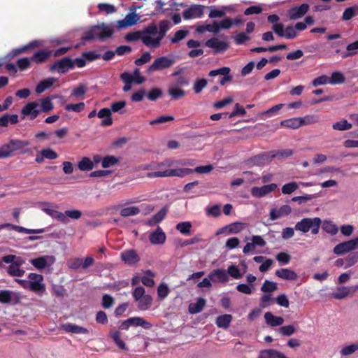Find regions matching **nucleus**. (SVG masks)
I'll return each mask as SVG.
<instances>
[{
	"label": "nucleus",
	"mask_w": 358,
	"mask_h": 358,
	"mask_svg": "<svg viewBox=\"0 0 358 358\" xmlns=\"http://www.w3.org/2000/svg\"><path fill=\"white\" fill-rule=\"evenodd\" d=\"M113 34V27L112 24H106L104 23L92 27L89 31L85 32L82 37L83 41L91 39H99L103 41L110 37Z\"/></svg>",
	"instance_id": "f257e3e1"
},
{
	"label": "nucleus",
	"mask_w": 358,
	"mask_h": 358,
	"mask_svg": "<svg viewBox=\"0 0 358 358\" xmlns=\"http://www.w3.org/2000/svg\"><path fill=\"white\" fill-rule=\"evenodd\" d=\"M29 145V142L27 141L11 139L0 147V159L10 157L13 156L14 152L16 151L24 153L25 150H24V148Z\"/></svg>",
	"instance_id": "f03ea898"
},
{
	"label": "nucleus",
	"mask_w": 358,
	"mask_h": 358,
	"mask_svg": "<svg viewBox=\"0 0 358 358\" xmlns=\"http://www.w3.org/2000/svg\"><path fill=\"white\" fill-rule=\"evenodd\" d=\"M162 39L163 34L159 36L158 27L155 24L149 25L143 31L142 42L148 47L158 48Z\"/></svg>",
	"instance_id": "7ed1b4c3"
},
{
	"label": "nucleus",
	"mask_w": 358,
	"mask_h": 358,
	"mask_svg": "<svg viewBox=\"0 0 358 358\" xmlns=\"http://www.w3.org/2000/svg\"><path fill=\"white\" fill-rule=\"evenodd\" d=\"M321 224L322 220L320 217H306L296 223L294 229L303 234L310 231L313 235H317Z\"/></svg>",
	"instance_id": "20e7f679"
},
{
	"label": "nucleus",
	"mask_w": 358,
	"mask_h": 358,
	"mask_svg": "<svg viewBox=\"0 0 358 358\" xmlns=\"http://www.w3.org/2000/svg\"><path fill=\"white\" fill-rule=\"evenodd\" d=\"M293 154L292 150L282 151H272L268 155L264 154L254 158V163L258 166H264L268 164L273 158H284L291 156Z\"/></svg>",
	"instance_id": "39448f33"
},
{
	"label": "nucleus",
	"mask_w": 358,
	"mask_h": 358,
	"mask_svg": "<svg viewBox=\"0 0 358 358\" xmlns=\"http://www.w3.org/2000/svg\"><path fill=\"white\" fill-rule=\"evenodd\" d=\"M176 62V58L173 55H167L157 57L153 63L148 67L149 73L158 70H162L169 68Z\"/></svg>",
	"instance_id": "423d86ee"
},
{
	"label": "nucleus",
	"mask_w": 358,
	"mask_h": 358,
	"mask_svg": "<svg viewBox=\"0 0 358 358\" xmlns=\"http://www.w3.org/2000/svg\"><path fill=\"white\" fill-rule=\"evenodd\" d=\"M29 280V289L36 293H43L45 290L43 277L41 274L31 273L27 276Z\"/></svg>",
	"instance_id": "0eeeda50"
},
{
	"label": "nucleus",
	"mask_w": 358,
	"mask_h": 358,
	"mask_svg": "<svg viewBox=\"0 0 358 358\" xmlns=\"http://www.w3.org/2000/svg\"><path fill=\"white\" fill-rule=\"evenodd\" d=\"M72 69H73L72 59L69 57H65L56 61L50 66V70L51 71H57L59 73H65Z\"/></svg>",
	"instance_id": "6e6552de"
},
{
	"label": "nucleus",
	"mask_w": 358,
	"mask_h": 358,
	"mask_svg": "<svg viewBox=\"0 0 358 358\" xmlns=\"http://www.w3.org/2000/svg\"><path fill=\"white\" fill-rule=\"evenodd\" d=\"M21 296L19 292L12 290H0V303L15 305L20 302Z\"/></svg>",
	"instance_id": "1a4fd4ad"
},
{
	"label": "nucleus",
	"mask_w": 358,
	"mask_h": 358,
	"mask_svg": "<svg viewBox=\"0 0 358 358\" xmlns=\"http://www.w3.org/2000/svg\"><path fill=\"white\" fill-rule=\"evenodd\" d=\"M358 248V237L336 245L334 248V252L338 255H342L346 252Z\"/></svg>",
	"instance_id": "9d476101"
},
{
	"label": "nucleus",
	"mask_w": 358,
	"mask_h": 358,
	"mask_svg": "<svg viewBox=\"0 0 358 358\" xmlns=\"http://www.w3.org/2000/svg\"><path fill=\"white\" fill-rule=\"evenodd\" d=\"M205 45L213 49L215 54L223 52L229 48V44L226 41H222L217 37H213L207 40Z\"/></svg>",
	"instance_id": "9b49d317"
},
{
	"label": "nucleus",
	"mask_w": 358,
	"mask_h": 358,
	"mask_svg": "<svg viewBox=\"0 0 358 358\" xmlns=\"http://www.w3.org/2000/svg\"><path fill=\"white\" fill-rule=\"evenodd\" d=\"M55 262V258L51 255L38 257L30 259L29 262L38 270H43L46 267L51 266Z\"/></svg>",
	"instance_id": "f8f14e48"
},
{
	"label": "nucleus",
	"mask_w": 358,
	"mask_h": 358,
	"mask_svg": "<svg viewBox=\"0 0 358 358\" xmlns=\"http://www.w3.org/2000/svg\"><path fill=\"white\" fill-rule=\"evenodd\" d=\"M277 187L278 186L275 183L265 185L262 187H253L251 189V194L254 197L260 198L275 191Z\"/></svg>",
	"instance_id": "ddd939ff"
},
{
	"label": "nucleus",
	"mask_w": 358,
	"mask_h": 358,
	"mask_svg": "<svg viewBox=\"0 0 358 358\" xmlns=\"http://www.w3.org/2000/svg\"><path fill=\"white\" fill-rule=\"evenodd\" d=\"M40 113L39 101H38L29 102L22 109V114L30 116L31 120L36 118Z\"/></svg>",
	"instance_id": "4468645a"
},
{
	"label": "nucleus",
	"mask_w": 358,
	"mask_h": 358,
	"mask_svg": "<svg viewBox=\"0 0 358 358\" xmlns=\"http://www.w3.org/2000/svg\"><path fill=\"white\" fill-rule=\"evenodd\" d=\"M203 8L204 6L201 5H192L183 11V17L185 19L200 18L203 15Z\"/></svg>",
	"instance_id": "2eb2a0df"
},
{
	"label": "nucleus",
	"mask_w": 358,
	"mask_h": 358,
	"mask_svg": "<svg viewBox=\"0 0 358 358\" xmlns=\"http://www.w3.org/2000/svg\"><path fill=\"white\" fill-rule=\"evenodd\" d=\"M140 20V17L136 13H128L124 19L117 21V26L119 29L135 25Z\"/></svg>",
	"instance_id": "dca6fc26"
},
{
	"label": "nucleus",
	"mask_w": 358,
	"mask_h": 358,
	"mask_svg": "<svg viewBox=\"0 0 358 358\" xmlns=\"http://www.w3.org/2000/svg\"><path fill=\"white\" fill-rule=\"evenodd\" d=\"M166 236L160 227H157L155 231L150 233L149 240L153 245H162L166 241Z\"/></svg>",
	"instance_id": "f3484780"
},
{
	"label": "nucleus",
	"mask_w": 358,
	"mask_h": 358,
	"mask_svg": "<svg viewBox=\"0 0 358 358\" xmlns=\"http://www.w3.org/2000/svg\"><path fill=\"white\" fill-rule=\"evenodd\" d=\"M309 5L303 3L299 7H294L288 10V15L290 20H297L303 17L308 10Z\"/></svg>",
	"instance_id": "a211bd4d"
},
{
	"label": "nucleus",
	"mask_w": 358,
	"mask_h": 358,
	"mask_svg": "<svg viewBox=\"0 0 358 358\" xmlns=\"http://www.w3.org/2000/svg\"><path fill=\"white\" fill-rule=\"evenodd\" d=\"M291 213V208L289 205H283L279 208H272L270 211V219L278 220L282 217L287 216Z\"/></svg>",
	"instance_id": "6ab92c4d"
},
{
	"label": "nucleus",
	"mask_w": 358,
	"mask_h": 358,
	"mask_svg": "<svg viewBox=\"0 0 358 358\" xmlns=\"http://www.w3.org/2000/svg\"><path fill=\"white\" fill-rule=\"evenodd\" d=\"M208 278L213 282L224 283L229 280L227 273L224 269L213 270L208 275Z\"/></svg>",
	"instance_id": "aec40b11"
},
{
	"label": "nucleus",
	"mask_w": 358,
	"mask_h": 358,
	"mask_svg": "<svg viewBox=\"0 0 358 358\" xmlns=\"http://www.w3.org/2000/svg\"><path fill=\"white\" fill-rule=\"evenodd\" d=\"M234 11V8L232 6H223L219 8H216L215 7L210 8V13L208 17L210 18H217L222 17L225 15L227 12L231 13Z\"/></svg>",
	"instance_id": "412c9836"
},
{
	"label": "nucleus",
	"mask_w": 358,
	"mask_h": 358,
	"mask_svg": "<svg viewBox=\"0 0 358 358\" xmlns=\"http://www.w3.org/2000/svg\"><path fill=\"white\" fill-rule=\"evenodd\" d=\"M61 329L67 333L71 334H87L89 333L87 329L71 323L62 324Z\"/></svg>",
	"instance_id": "4be33fe9"
},
{
	"label": "nucleus",
	"mask_w": 358,
	"mask_h": 358,
	"mask_svg": "<svg viewBox=\"0 0 358 358\" xmlns=\"http://www.w3.org/2000/svg\"><path fill=\"white\" fill-rule=\"evenodd\" d=\"M264 319L266 323L273 327L281 326L285 322L282 317L274 315L271 312L265 313Z\"/></svg>",
	"instance_id": "5701e85b"
},
{
	"label": "nucleus",
	"mask_w": 358,
	"mask_h": 358,
	"mask_svg": "<svg viewBox=\"0 0 358 358\" xmlns=\"http://www.w3.org/2000/svg\"><path fill=\"white\" fill-rule=\"evenodd\" d=\"M24 263V261L19 259L14 263L10 264L8 267V273L12 276L20 277L22 276L25 271L20 268V266Z\"/></svg>",
	"instance_id": "b1692460"
},
{
	"label": "nucleus",
	"mask_w": 358,
	"mask_h": 358,
	"mask_svg": "<svg viewBox=\"0 0 358 358\" xmlns=\"http://www.w3.org/2000/svg\"><path fill=\"white\" fill-rule=\"evenodd\" d=\"M121 259L126 264L129 265L134 264L139 261V257L137 252L134 250H129L121 253Z\"/></svg>",
	"instance_id": "393cba45"
},
{
	"label": "nucleus",
	"mask_w": 358,
	"mask_h": 358,
	"mask_svg": "<svg viewBox=\"0 0 358 358\" xmlns=\"http://www.w3.org/2000/svg\"><path fill=\"white\" fill-rule=\"evenodd\" d=\"M275 275L285 280H296L298 278L296 273L290 268H280L275 271Z\"/></svg>",
	"instance_id": "a878e982"
},
{
	"label": "nucleus",
	"mask_w": 358,
	"mask_h": 358,
	"mask_svg": "<svg viewBox=\"0 0 358 358\" xmlns=\"http://www.w3.org/2000/svg\"><path fill=\"white\" fill-rule=\"evenodd\" d=\"M57 80V78L53 77L43 80L36 87L35 91L36 94L43 93L45 90L50 88Z\"/></svg>",
	"instance_id": "bb28decb"
},
{
	"label": "nucleus",
	"mask_w": 358,
	"mask_h": 358,
	"mask_svg": "<svg viewBox=\"0 0 358 358\" xmlns=\"http://www.w3.org/2000/svg\"><path fill=\"white\" fill-rule=\"evenodd\" d=\"M57 97L56 96H48L40 99L38 101L40 112L48 113L51 111L54 108L52 100Z\"/></svg>",
	"instance_id": "cd10ccee"
},
{
	"label": "nucleus",
	"mask_w": 358,
	"mask_h": 358,
	"mask_svg": "<svg viewBox=\"0 0 358 358\" xmlns=\"http://www.w3.org/2000/svg\"><path fill=\"white\" fill-rule=\"evenodd\" d=\"M97 116L102 119L101 124L103 127L110 126L113 124V120L111 118V110L108 108H103L101 109Z\"/></svg>",
	"instance_id": "c85d7f7f"
},
{
	"label": "nucleus",
	"mask_w": 358,
	"mask_h": 358,
	"mask_svg": "<svg viewBox=\"0 0 358 358\" xmlns=\"http://www.w3.org/2000/svg\"><path fill=\"white\" fill-rule=\"evenodd\" d=\"M166 177L176 176L179 178L185 177L187 175L193 173V169L188 168H180L175 169H166Z\"/></svg>",
	"instance_id": "c756f323"
},
{
	"label": "nucleus",
	"mask_w": 358,
	"mask_h": 358,
	"mask_svg": "<svg viewBox=\"0 0 358 358\" xmlns=\"http://www.w3.org/2000/svg\"><path fill=\"white\" fill-rule=\"evenodd\" d=\"M51 55L52 51L41 50L36 52L31 59L36 64H41L47 61Z\"/></svg>",
	"instance_id": "7c9ffc66"
},
{
	"label": "nucleus",
	"mask_w": 358,
	"mask_h": 358,
	"mask_svg": "<svg viewBox=\"0 0 358 358\" xmlns=\"http://www.w3.org/2000/svg\"><path fill=\"white\" fill-rule=\"evenodd\" d=\"M233 317L230 314H224L219 315L216 318L215 324L219 328L227 329L230 326Z\"/></svg>",
	"instance_id": "2f4dec72"
},
{
	"label": "nucleus",
	"mask_w": 358,
	"mask_h": 358,
	"mask_svg": "<svg viewBox=\"0 0 358 358\" xmlns=\"http://www.w3.org/2000/svg\"><path fill=\"white\" fill-rule=\"evenodd\" d=\"M206 304V301L203 298H198L196 302L191 303L189 305L188 310L191 314L200 313Z\"/></svg>",
	"instance_id": "473e14b6"
},
{
	"label": "nucleus",
	"mask_w": 358,
	"mask_h": 358,
	"mask_svg": "<svg viewBox=\"0 0 358 358\" xmlns=\"http://www.w3.org/2000/svg\"><path fill=\"white\" fill-rule=\"evenodd\" d=\"M167 208H162L157 213L153 215L150 220L147 221V224L148 226H154L156 224L162 221L166 215Z\"/></svg>",
	"instance_id": "72a5a7b5"
},
{
	"label": "nucleus",
	"mask_w": 358,
	"mask_h": 358,
	"mask_svg": "<svg viewBox=\"0 0 358 358\" xmlns=\"http://www.w3.org/2000/svg\"><path fill=\"white\" fill-rule=\"evenodd\" d=\"M129 319L131 326L142 327L145 329H150L152 327L150 322H148L147 320H144L143 317H133Z\"/></svg>",
	"instance_id": "f704fd0d"
},
{
	"label": "nucleus",
	"mask_w": 358,
	"mask_h": 358,
	"mask_svg": "<svg viewBox=\"0 0 358 358\" xmlns=\"http://www.w3.org/2000/svg\"><path fill=\"white\" fill-rule=\"evenodd\" d=\"M168 94L171 96L172 99L178 100L185 95V92L182 88L170 84L168 89Z\"/></svg>",
	"instance_id": "c9c22d12"
},
{
	"label": "nucleus",
	"mask_w": 358,
	"mask_h": 358,
	"mask_svg": "<svg viewBox=\"0 0 358 358\" xmlns=\"http://www.w3.org/2000/svg\"><path fill=\"white\" fill-rule=\"evenodd\" d=\"M258 358H288L282 353L275 350H265L259 352Z\"/></svg>",
	"instance_id": "e433bc0d"
},
{
	"label": "nucleus",
	"mask_w": 358,
	"mask_h": 358,
	"mask_svg": "<svg viewBox=\"0 0 358 358\" xmlns=\"http://www.w3.org/2000/svg\"><path fill=\"white\" fill-rule=\"evenodd\" d=\"M138 302V308L141 310H148L152 304V298L150 295L147 294L140 299L136 300Z\"/></svg>",
	"instance_id": "4c0bfd02"
},
{
	"label": "nucleus",
	"mask_w": 358,
	"mask_h": 358,
	"mask_svg": "<svg viewBox=\"0 0 358 358\" xmlns=\"http://www.w3.org/2000/svg\"><path fill=\"white\" fill-rule=\"evenodd\" d=\"M352 292V287H339L337 290L332 294V296L336 299H342L347 297Z\"/></svg>",
	"instance_id": "58836bf2"
},
{
	"label": "nucleus",
	"mask_w": 358,
	"mask_h": 358,
	"mask_svg": "<svg viewBox=\"0 0 358 358\" xmlns=\"http://www.w3.org/2000/svg\"><path fill=\"white\" fill-rule=\"evenodd\" d=\"M298 327L296 324H292L289 325L282 326L278 329V333L284 336H290L297 331Z\"/></svg>",
	"instance_id": "ea45409f"
},
{
	"label": "nucleus",
	"mask_w": 358,
	"mask_h": 358,
	"mask_svg": "<svg viewBox=\"0 0 358 358\" xmlns=\"http://www.w3.org/2000/svg\"><path fill=\"white\" fill-rule=\"evenodd\" d=\"M322 228L327 233L331 235H335L338 233V227L330 220H324L322 222Z\"/></svg>",
	"instance_id": "a19ab883"
},
{
	"label": "nucleus",
	"mask_w": 358,
	"mask_h": 358,
	"mask_svg": "<svg viewBox=\"0 0 358 358\" xmlns=\"http://www.w3.org/2000/svg\"><path fill=\"white\" fill-rule=\"evenodd\" d=\"M356 15H358L357 5L347 8L343 13L342 20L344 21H348Z\"/></svg>",
	"instance_id": "79ce46f5"
},
{
	"label": "nucleus",
	"mask_w": 358,
	"mask_h": 358,
	"mask_svg": "<svg viewBox=\"0 0 358 358\" xmlns=\"http://www.w3.org/2000/svg\"><path fill=\"white\" fill-rule=\"evenodd\" d=\"M87 91V87L85 84L80 83L73 87L71 94V97L79 98L83 96Z\"/></svg>",
	"instance_id": "37998d69"
},
{
	"label": "nucleus",
	"mask_w": 358,
	"mask_h": 358,
	"mask_svg": "<svg viewBox=\"0 0 358 358\" xmlns=\"http://www.w3.org/2000/svg\"><path fill=\"white\" fill-rule=\"evenodd\" d=\"M140 213V209L137 206H127L121 209L120 214L122 217L134 216Z\"/></svg>",
	"instance_id": "c03bdc74"
},
{
	"label": "nucleus",
	"mask_w": 358,
	"mask_h": 358,
	"mask_svg": "<svg viewBox=\"0 0 358 358\" xmlns=\"http://www.w3.org/2000/svg\"><path fill=\"white\" fill-rule=\"evenodd\" d=\"M78 167L80 171H90L94 168L93 162L88 157H83L78 164Z\"/></svg>",
	"instance_id": "a18cd8bd"
},
{
	"label": "nucleus",
	"mask_w": 358,
	"mask_h": 358,
	"mask_svg": "<svg viewBox=\"0 0 358 358\" xmlns=\"http://www.w3.org/2000/svg\"><path fill=\"white\" fill-rule=\"evenodd\" d=\"M44 211L50 215L51 217L64 223L66 221L65 215L62 212H59L55 209L52 208H45Z\"/></svg>",
	"instance_id": "49530a36"
},
{
	"label": "nucleus",
	"mask_w": 358,
	"mask_h": 358,
	"mask_svg": "<svg viewBox=\"0 0 358 358\" xmlns=\"http://www.w3.org/2000/svg\"><path fill=\"white\" fill-rule=\"evenodd\" d=\"M280 124L281 126L294 129L301 127V122L299 117H293L288 120H282L281 121Z\"/></svg>",
	"instance_id": "de8ad7c7"
},
{
	"label": "nucleus",
	"mask_w": 358,
	"mask_h": 358,
	"mask_svg": "<svg viewBox=\"0 0 358 358\" xmlns=\"http://www.w3.org/2000/svg\"><path fill=\"white\" fill-rule=\"evenodd\" d=\"M345 78L343 73L340 71L333 72L331 78H329V84L331 85H336L341 84L345 82Z\"/></svg>",
	"instance_id": "09e8293b"
},
{
	"label": "nucleus",
	"mask_w": 358,
	"mask_h": 358,
	"mask_svg": "<svg viewBox=\"0 0 358 358\" xmlns=\"http://www.w3.org/2000/svg\"><path fill=\"white\" fill-rule=\"evenodd\" d=\"M64 215L66 217V221L64 223L66 224L69 222V218L72 220L80 219L82 216V212L79 210H68L64 213Z\"/></svg>",
	"instance_id": "8fccbe9b"
},
{
	"label": "nucleus",
	"mask_w": 358,
	"mask_h": 358,
	"mask_svg": "<svg viewBox=\"0 0 358 358\" xmlns=\"http://www.w3.org/2000/svg\"><path fill=\"white\" fill-rule=\"evenodd\" d=\"M11 229H15L17 232L20 233H24L27 234H41L45 231L44 229H27L23 227L17 226V225H13L11 226Z\"/></svg>",
	"instance_id": "3c124183"
},
{
	"label": "nucleus",
	"mask_w": 358,
	"mask_h": 358,
	"mask_svg": "<svg viewBox=\"0 0 358 358\" xmlns=\"http://www.w3.org/2000/svg\"><path fill=\"white\" fill-rule=\"evenodd\" d=\"M176 229L181 234L189 235L191 232L192 223L190 222H182L177 224Z\"/></svg>",
	"instance_id": "603ef678"
},
{
	"label": "nucleus",
	"mask_w": 358,
	"mask_h": 358,
	"mask_svg": "<svg viewBox=\"0 0 358 358\" xmlns=\"http://www.w3.org/2000/svg\"><path fill=\"white\" fill-rule=\"evenodd\" d=\"M299 188V184L296 182H290L285 184L282 187V192L284 194H290Z\"/></svg>",
	"instance_id": "864d4df0"
},
{
	"label": "nucleus",
	"mask_w": 358,
	"mask_h": 358,
	"mask_svg": "<svg viewBox=\"0 0 358 358\" xmlns=\"http://www.w3.org/2000/svg\"><path fill=\"white\" fill-rule=\"evenodd\" d=\"M278 289L277 284L274 282L266 280L263 283L261 290L264 293H271Z\"/></svg>",
	"instance_id": "5fc2aeb1"
},
{
	"label": "nucleus",
	"mask_w": 358,
	"mask_h": 358,
	"mask_svg": "<svg viewBox=\"0 0 358 358\" xmlns=\"http://www.w3.org/2000/svg\"><path fill=\"white\" fill-rule=\"evenodd\" d=\"M357 350H358V344H351L343 346L340 350V354L342 356H348L355 353Z\"/></svg>",
	"instance_id": "6e6d98bb"
},
{
	"label": "nucleus",
	"mask_w": 358,
	"mask_h": 358,
	"mask_svg": "<svg viewBox=\"0 0 358 358\" xmlns=\"http://www.w3.org/2000/svg\"><path fill=\"white\" fill-rule=\"evenodd\" d=\"M352 127V124L349 123L347 120H343L339 122H336L333 124L332 127L335 130L345 131L351 129Z\"/></svg>",
	"instance_id": "4d7b16f0"
},
{
	"label": "nucleus",
	"mask_w": 358,
	"mask_h": 358,
	"mask_svg": "<svg viewBox=\"0 0 358 358\" xmlns=\"http://www.w3.org/2000/svg\"><path fill=\"white\" fill-rule=\"evenodd\" d=\"M43 45V41H32L21 48H17L18 54H21L27 52L28 50L33 49L35 47L42 46Z\"/></svg>",
	"instance_id": "13d9d810"
},
{
	"label": "nucleus",
	"mask_w": 358,
	"mask_h": 358,
	"mask_svg": "<svg viewBox=\"0 0 358 358\" xmlns=\"http://www.w3.org/2000/svg\"><path fill=\"white\" fill-rule=\"evenodd\" d=\"M146 273L148 275L142 277L141 281L145 286L152 287L155 285V281L152 279V278L154 277V274L150 270L147 271Z\"/></svg>",
	"instance_id": "bf43d9fd"
},
{
	"label": "nucleus",
	"mask_w": 358,
	"mask_h": 358,
	"mask_svg": "<svg viewBox=\"0 0 358 358\" xmlns=\"http://www.w3.org/2000/svg\"><path fill=\"white\" fill-rule=\"evenodd\" d=\"M207 85V80L204 78L197 79L194 83L193 90L196 94L201 92Z\"/></svg>",
	"instance_id": "052dcab7"
},
{
	"label": "nucleus",
	"mask_w": 358,
	"mask_h": 358,
	"mask_svg": "<svg viewBox=\"0 0 358 358\" xmlns=\"http://www.w3.org/2000/svg\"><path fill=\"white\" fill-rule=\"evenodd\" d=\"M226 271L227 275H229L234 279H240L243 275L238 267L235 265L229 266Z\"/></svg>",
	"instance_id": "680f3d73"
},
{
	"label": "nucleus",
	"mask_w": 358,
	"mask_h": 358,
	"mask_svg": "<svg viewBox=\"0 0 358 358\" xmlns=\"http://www.w3.org/2000/svg\"><path fill=\"white\" fill-rule=\"evenodd\" d=\"M113 341L120 349H125L126 345L120 338V333L118 331H112L110 334Z\"/></svg>",
	"instance_id": "e2e57ef3"
},
{
	"label": "nucleus",
	"mask_w": 358,
	"mask_h": 358,
	"mask_svg": "<svg viewBox=\"0 0 358 358\" xmlns=\"http://www.w3.org/2000/svg\"><path fill=\"white\" fill-rule=\"evenodd\" d=\"M236 289L241 293L250 295L253 292V290L255 289V285L239 284L236 286Z\"/></svg>",
	"instance_id": "0e129e2a"
},
{
	"label": "nucleus",
	"mask_w": 358,
	"mask_h": 358,
	"mask_svg": "<svg viewBox=\"0 0 358 358\" xmlns=\"http://www.w3.org/2000/svg\"><path fill=\"white\" fill-rule=\"evenodd\" d=\"M299 119L301 122V126L314 124L319 121L318 117L314 115H308L303 117H299Z\"/></svg>",
	"instance_id": "69168bd1"
},
{
	"label": "nucleus",
	"mask_w": 358,
	"mask_h": 358,
	"mask_svg": "<svg viewBox=\"0 0 358 358\" xmlns=\"http://www.w3.org/2000/svg\"><path fill=\"white\" fill-rule=\"evenodd\" d=\"M246 115L245 109L241 106L239 103H236L234 106V110L229 115V118H233L236 116H245Z\"/></svg>",
	"instance_id": "338daca9"
},
{
	"label": "nucleus",
	"mask_w": 358,
	"mask_h": 358,
	"mask_svg": "<svg viewBox=\"0 0 358 358\" xmlns=\"http://www.w3.org/2000/svg\"><path fill=\"white\" fill-rule=\"evenodd\" d=\"M85 108V103L80 102L78 103H70L65 106V109L67 111H73L76 113L81 112Z\"/></svg>",
	"instance_id": "774afa93"
}]
</instances>
